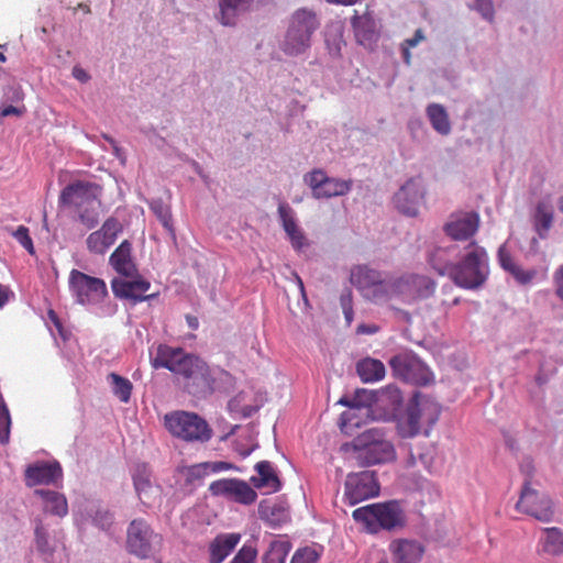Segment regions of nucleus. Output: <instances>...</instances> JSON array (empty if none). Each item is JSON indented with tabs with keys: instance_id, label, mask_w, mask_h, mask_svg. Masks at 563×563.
<instances>
[{
	"instance_id": "obj_15",
	"label": "nucleus",
	"mask_w": 563,
	"mask_h": 563,
	"mask_svg": "<svg viewBox=\"0 0 563 563\" xmlns=\"http://www.w3.org/2000/svg\"><path fill=\"white\" fill-rule=\"evenodd\" d=\"M305 181L311 188L312 196L317 199L344 196L352 188V180L328 177L321 169H314L307 174Z\"/></svg>"
},
{
	"instance_id": "obj_12",
	"label": "nucleus",
	"mask_w": 563,
	"mask_h": 563,
	"mask_svg": "<svg viewBox=\"0 0 563 563\" xmlns=\"http://www.w3.org/2000/svg\"><path fill=\"white\" fill-rule=\"evenodd\" d=\"M517 509L542 522L552 521L554 516L552 500L545 494L533 488L528 481L523 483Z\"/></svg>"
},
{
	"instance_id": "obj_31",
	"label": "nucleus",
	"mask_w": 563,
	"mask_h": 563,
	"mask_svg": "<svg viewBox=\"0 0 563 563\" xmlns=\"http://www.w3.org/2000/svg\"><path fill=\"white\" fill-rule=\"evenodd\" d=\"M356 372L364 383H374L385 377V365L376 358L366 357L357 362Z\"/></svg>"
},
{
	"instance_id": "obj_54",
	"label": "nucleus",
	"mask_w": 563,
	"mask_h": 563,
	"mask_svg": "<svg viewBox=\"0 0 563 563\" xmlns=\"http://www.w3.org/2000/svg\"><path fill=\"white\" fill-rule=\"evenodd\" d=\"M341 305H342V309H343V313L346 319V322H347V324H350L353 320V309H352V305H351V298L342 297Z\"/></svg>"
},
{
	"instance_id": "obj_3",
	"label": "nucleus",
	"mask_w": 563,
	"mask_h": 563,
	"mask_svg": "<svg viewBox=\"0 0 563 563\" xmlns=\"http://www.w3.org/2000/svg\"><path fill=\"white\" fill-rule=\"evenodd\" d=\"M341 450L351 452L358 466H372L393 462L396 450L384 430L367 429L355 437L351 442L344 443Z\"/></svg>"
},
{
	"instance_id": "obj_61",
	"label": "nucleus",
	"mask_w": 563,
	"mask_h": 563,
	"mask_svg": "<svg viewBox=\"0 0 563 563\" xmlns=\"http://www.w3.org/2000/svg\"><path fill=\"white\" fill-rule=\"evenodd\" d=\"M186 321L191 330H197L199 327L198 318L191 314L186 316Z\"/></svg>"
},
{
	"instance_id": "obj_62",
	"label": "nucleus",
	"mask_w": 563,
	"mask_h": 563,
	"mask_svg": "<svg viewBox=\"0 0 563 563\" xmlns=\"http://www.w3.org/2000/svg\"><path fill=\"white\" fill-rule=\"evenodd\" d=\"M410 48L411 47H409L408 45L404 44L402 57H404V60H405L406 64H410V57H411L410 52H409Z\"/></svg>"
},
{
	"instance_id": "obj_7",
	"label": "nucleus",
	"mask_w": 563,
	"mask_h": 563,
	"mask_svg": "<svg viewBox=\"0 0 563 563\" xmlns=\"http://www.w3.org/2000/svg\"><path fill=\"white\" fill-rule=\"evenodd\" d=\"M164 426L168 432L187 442H207L212 437L208 422L196 412L177 410L166 413Z\"/></svg>"
},
{
	"instance_id": "obj_51",
	"label": "nucleus",
	"mask_w": 563,
	"mask_h": 563,
	"mask_svg": "<svg viewBox=\"0 0 563 563\" xmlns=\"http://www.w3.org/2000/svg\"><path fill=\"white\" fill-rule=\"evenodd\" d=\"M476 8L486 20H493L492 0H476Z\"/></svg>"
},
{
	"instance_id": "obj_10",
	"label": "nucleus",
	"mask_w": 563,
	"mask_h": 563,
	"mask_svg": "<svg viewBox=\"0 0 563 563\" xmlns=\"http://www.w3.org/2000/svg\"><path fill=\"white\" fill-rule=\"evenodd\" d=\"M393 374L404 382L426 386L433 380L431 371L413 354L399 353L389 361Z\"/></svg>"
},
{
	"instance_id": "obj_38",
	"label": "nucleus",
	"mask_w": 563,
	"mask_h": 563,
	"mask_svg": "<svg viewBox=\"0 0 563 563\" xmlns=\"http://www.w3.org/2000/svg\"><path fill=\"white\" fill-rule=\"evenodd\" d=\"M391 278L389 279H379L371 289L366 298L375 301V302H386L394 299L393 292H391Z\"/></svg>"
},
{
	"instance_id": "obj_32",
	"label": "nucleus",
	"mask_w": 563,
	"mask_h": 563,
	"mask_svg": "<svg viewBox=\"0 0 563 563\" xmlns=\"http://www.w3.org/2000/svg\"><path fill=\"white\" fill-rule=\"evenodd\" d=\"M379 272L372 269L367 266H356L351 272V282L362 290L363 295L373 289L375 284L380 279Z\"/></svg>"
},
{
	"instance_id": "obj_25",
	"label": "nucleus",
	"mask_w": 563,
	"mask_h": 563,
	"mask_svg": "<svg viewBox=\"0 0 563 563\" xmlns=\"http://www.w3.org/2000/svg\"><path fill=\"white\" fill-rule=\"evenodd\" d=\"M132 245L128 240L121 244L110 255L109 262L113 269L125 277H133L137 273L135 263L132 260Z\"/></svg>"
},
{
	"instance_id": "obj_59",
	"label": "nucleus",
	"mask_w": 563,
	"mask_h": 563,
	"mask_svg": "<svg viewBox=\"0 0 563 563\" xmlns=\"http://www.w3.org/2000/svg\"><path fill=\"white\" fill-rule=\"evenodd\" d=\"M73 75L76 79H78L82 82H85L89 79L88 74L82 68H79V67H74Z\"/></svg>"
},
{
	"instance_id": "obj_24",
	"label": "nucleus",
	"mask_w": 563,
	"mask_h": 563,
	"mask_svg": "<svg viewBox=\"0 0 563 563\" xmlns=\"http://www.w3.org/2000/svg\"><path fill=\"white\" fill-rule=\"evenodd\" d=\"M278 216L282 225L288 235L291 245L296 250H301L307 244V239L300 228L297 225L294 210L288 203L282 202L278 206Z\"/></svg>"
},
{
	"instance_id": "obj_18",
	"label": "nucleus",
	"mask_w": 563,
	"mask_h": 563,
	"mask_svg": "<svg viewBox=\"0 0 563 563\" xmlns=\"http://www.w3.org/2000/svg\"><path fill=\"white\" fill-rule=\"evenodd\" d=\"M121 222L114 218H108L101 228L91 232L87 240V249L90 253L103 255L115 243L118 235L122 232Z\"/></svg>"
},
{
	"instance_id": "obj_33",
	"label": "nucleus",
	"mask_w": 563,
	"mask_h": 563,
	"mask_svg": "<svg viewBox=\"0 0 563 563\" xmlns=\"http://www.w3.org/2000/svg\"><path fill=\"white\" fill-rule=\"evenodd\" d=\"M431 126L441 135L451 132V122L445 108L439 103H430L426 109Z\"/></svg>"
},
{
	"instance_id": "obj_63",
	"label": "nucleus",
	"mask_w": 563,
	"mask_h": 563,
	"mask_svg": "<svg viewBox=\"0 0 563 563\" xmlns=\"http://www.w3.org/2000/svg\"><path fill=\"white\" fill-rule=\"evenodd\" d=\"M330 3L343 4V5H353L357 2V0H327Z\"/></svg>"
},
{
	"instance_id": "obj_44",
	"label": "nucleus",
	"mask_w": 563,
	"mask_h": 563,
	"mask_svg": "<svg viewBox=\"0 0 563 563\" xmlns=\"http://www.w3.org/2000/svg\"><path fill=\"white\" fill-rule=\"evenodd\" d=\"M152 211L155 213L157 219L161 221L163 227L170 233H174L172 223V213L167 206H164L162 201H154L151 205Z\"/></svg>"
},
{
	"instance_id": "obj_41",
	"label": "nucleus",
	"mask_w": 563,
	"mask_h": 563,
	"mask_svg": "<svg viewBox=\"0 0 563 563\" xmlns=\"http://www.w3.org/2000/svg\"><path fill=\"white\" fill-rule=\"evenodd\" d=\"M357 411H361V408H353L341 415L339 427L343 433L351 434L354 428H360L361 417Z\"/></svg>"
},
{
	"instance_id": "obj_21",
	"label": "nucleus",
	"mask_w": 563,
	"mask_h": 563,
	"mask_svg": "<svg viewBox=\"0 0 563 563\" xmlns=\"http://www.w3.org/2000/svg\"><path fill=\"white\" fill-rule=\"evenodd\" d=\"M63 476L59 463L37 462L25 470V484L29 487L36 485L55 484Z\"/></svg>"
},
{
	"instance_id": "obj_42",
	"label": "nucleus",
	"mask_w": 563,
	"mask_h": 563,
	"mask_svg": "<svg viewBox=\"0 0 563 563\" xmlns=\"http://www.w3.org/2000/svg\"><path fill=\"white\" fill-rule=\"evenodd\" d=\"M258 512L262 519L267 520L273 525L286 520V514L284 509L277 505L269 506L264 503H261L258 507Z\"/></svg>"
},
{
	"instance_id": "obj_28",
	"label": "nucleus",
	"mask_w": 563,
	"mask_h": 563,
	"mask_svg": "<svg viewBox=\"0 0 563 563\" xmlns=\"http://www.w3.org/2000/svg\"><path fill=\"white\" fill-rule=\"evenodd\" d=\"M240 541L235 533L220 534L210 543V563H222Z\"/></svg>"
},
{
	"instance_id": "obj_52",
	"label": "nucleus",
	"mask_w": 563,
	"mask_h": 563,
	"mask_svg": "<svg viewBox=\"0 0 563 563\" xmlns=\"http://www.w3.org/2000/svg\"><path fill=\"white\" fill-rule=\"evenodd\" d=\"M556 296L563 300V264L555 271L553 275Z\"/></svg>"
},
{
	"instance_id": "obj_16",
	"label": "nucleus",
	"mask_w": 563,
	"mask_h": 563,
	"mask_svg": "<svg viewBox=\"0 0 563 563\" xmlns=\"http://www.w3.org/2000/svg\"><path fill=\"white\" fill-rule=\"evenodd\" d=\"M479 227L475 211H456L450 214L443 225L444 233L454 241H466L474 236Z\"/></svg>"
},
{
	"instance_id": "obj_27",
	"label": "nucleus",
	"mask_w": 563,
	"mask_h": 563,
	"mask_svg": "<svg viewBox=\"0 0 563 563\" xmlns=\"http://www.w3.org/2000/svg\"><path fill=\"white\" fill-rule=\"evenodd\" d=\"M538 547L539 552L542 554L551 556L563 554V530L558 527L542 529Z\"/></svg>"
},
{
	"instance_id": "obj_23",
	"label": "nucleus",
	"mask_w": 563,
	"mask_h": 563,
	"mask_svg": "<svg viewBox=\"0 0 563 563\" xmlns=\"http://www.w3.org/2000/svg\"><path fill=\"white\" fill-rule=\"evenodd\" d=\"M133 484L143 505L151 507L159 497V488L152 484V472L146 464L136 466L133 473Z\"/></svg>"
},
{
	"instance_id": "obj_35",
	"label": "nucleus",
	"mask_w": 563,
	"mask_h": 563,
	"mask_svg": "<svg viewBox=\"0 0 563 563\" xmlns=\"http://www.w3.org/2000/svg\"><path fill=\"white\" fill-rule=\"evenodd\" d=\"M252 0H219L220 22L223 25H233L238 12L246 10Z\"/></svg>"
},
{
	"instance_id": "obj_29",
	"label": "nucleus",
	"mask_w": 563,
	"mask_h": 563,
	"mask_svg": "<svg viewBox=\"0 0 563 563\" xmlns=\"http://www.w3.org/2000/svg\"><path fill=\"white\" fill-rule=\"evenodd\" d=\"M258 476H252L251 482L256 488H268L269 492H278L282 487L280 481L268 461H261L255 465Z\"/></svg>"
},
{
	"instance_id": "obj_14",
	"label": "nucleus",
	"mask_w": 563,
	"mask_h": 563,
	"mask_svg": "<svg viewBox=\"0 0 563 563\" xmlns=\"http://www.w3.org/2000/svg\"><path fill=\"white\" fill-rule=\"evenodd\" d=\"M209 490L213 496H221L241 505H252L257 498L256 492L246 482L238 478L214 481Z\"/></svg>"
},
{
	"instance_id": "obj_48",
	"label": "nucleus",
	"mask_w": 563,
	"mask_h": 563,
	"mask_svg": "<svg viewBox=\"0 0 563 563\" xmlns=\"http://www.w3.org/2000/svg\"><path fill=\"white\" fill-rule=\"evenodd\" d=\"M319 554L311 548L299 549L292 555L290 563H317Z\"/></svg>"
},
{
	"instance_id": "obj_40",
	"label": "nucleus",
	"mask_w": 563,
	"mask_h": 563,
	"mask_svg": "<svg viewBox=\"0 0 563 563\" xmlns=\"http://www.w3.org/2000/svg\"><path fill=\"white\" fill-rule=\"evenodd\" d=\"M352 26L355 33V36L358 38L360 42L363 40H371L372 35L374 34L373 30V22L367 16H360L355 14L352 18Z\"/></svg>"
},
{
	"instance_id": "obj_20",
	"label": "nucleus",
	"mask_w": 563,
	"mask_h": 563,
	"mask_svg": "<svg viewBox=\"0 0 563 563\" xmlns=\"http://www.w3.org/2000/svg\"><path fill=\"white\" fill-rule=\"evenodd\" d=\"M393 563H419L424 554V547L417 540L399 538L388 545Z\"/></svg>"
},
{
	"instance_id": "obj_56",
	"label": "nucleus",
	"mask_w": 563,
	"mask_h": 563,
	"mask_svg": "<svg viewBox=\"0 0 563 563\" xmlns=\"http://www.w3.org/2000/svg\"><path fill=\"white\" fill-rule=\"evenodd\" d=\"M423 40H424L423 32H422L421 29H418L415 32V35L411 38H407L405 41V45H408L409 47H415L416 45H418Z\"/></svg>"
},
{
	"instance_id": "obj_57",
	"label": "nucleus",
	"mask_w": 563,
	"mask_h": 563,
	"mask_svg": "<svg viewBox=\"0 0 563 563\" xmlns=\"http://www.w3.org/2000/svg\"><path fill=\"white\" fill-rule=\"evenodd\" d=\"M11 295L12 292L9 289V287L0 284V309L3 308L9 302Z\"/></svg>"
},
{
	"instance_id": "obj_60",
	"label": "nucleus",
	"mask_w": 563,
	"mask_h": 563,
	"mask_svg": "<svg viewBox=\"0 0 563 563\" xmlns=\"http://www.w3.org/2000/svg\"><path fill=\"white\" fill-rule=\"evenodd\" d=\"M377 331V328L374 325H367V324H360L357 327V333H366V334H373Z\"/></svg>"
},
{
	"instance_id": "obj_53",
	"label": "nucleus",
	"mask_w": 563,
	"mask_h": 563,
	"mask_svg": "<svg viewBox=\"0 0 563 563\" xmlns=\"http://www.w3.org/2000/svg\"><path fill=\"white\" fill-rule=\"evenodd\" d=\"M24 112H25L24 107L19 108L15 106H7V107H3L0 109V117H2V118L9 117V115L21 117V115H23Z\"/></svg>"
},
{
	"instance_id": "obj_9",
	"label": "nucleus",
	"mask_w": 563,
	"mask_h": 563,
	"mask_svg": "<svg viewBox=\"0 0 563 563\" xmlns=\"http://www.w3.org/2000/svg\"><path fill=\"white\" fill-rule=\"evenodd\" d=\"M68 287L76 302L82 306L98 305L108 296V288L103 279L75 268L69 273Z\"/></svg>"
},
{
	"instance_id": "obj_43",
	"label": "nucleus",
	"mask_w": 563,
	"mask_h": 563,
	"mask_svg": "<svg viewBox=\"0 0 563 563\" xmlns=\"http://www.w3.org/2000/svg\"><path fill=\"white\" fill-rule=\"evenodd\" d=\"M287 552L285 542L274 541L269 551L264 555L263 563H285Z\"/></svg>"
},
{
	"instance_id": "obj_1",
	"label": "nucleus",
	"mask_w": 563,
	"mask_h": 563,
	"mask_svg": "<svg viewBox=\"0 0 563 563\" xmlns=\"http://www.w3.org/2000/svg\"><path fill=\"white\" fill-rule=\"evenodd\" d=\"M154 368H166L181 383L183 388L195 397H207L216 389V378L209 365L199 356L186 353L181 347L161 344L152 361Z\"/></svg>"
},
{
	"instance_id": "obj_39",
	"label": "nucleus",
	"mask_w": 563,
	"mask_h": 563,
	"mask_svg": "<svg viewBox=\"0 0 563 563\" xmlns=\"http://www.w3.org/2000/svg\"><path fill=\"white\" fill-rule=\"evenodd\" d=\"M11 426L12 419L9 407L0 393V444L5 445L10 442Z\"/></svg>"
},
{
	"instance_id": "obj_17",
	"label": "nucleus",
	"mask_w": 563,
	"mask_h": 563,
	"mask_svg": "<svg viewBox=\"0 0 563 563\" xmlns=\"http://www.w3.org/2000/svg\"><path fill=\"white\" fill-rule=\"evenodd\" d=\"M424 190L419 178L408 179L394 196L397 210L407 217H417Z\"/></svg>"
},
{
	"instance_id": "obj_11",
	"label": "nucleus",
	"mask_w": 563,
	"mask_h": 563,
	"mask_svg": "<svg viewBox=\"0 0 563 563\" xmlns=\"http://www.w3.org/2000/svg\"><path fill=\"white\" fill-rule=\"evenodd\" d=\"M161 540L159 534L155 533L150 523L143 519H133L126 529V550L129 553L146 559L153 551V543Z\"/></svg>"
},
{
	"instance_id": "obj_34",
	"label": "nucleus",
	"mask_w": 563,
	"mask_h": 563,
	"mask_svg": "<svg viewBox=\"0 0 563 563\" xmlns=\"http://www.w3.org/2000/svg\"><path fill=\"white\" fill-rule=\"evenodd\" d=\"M455 247H435L429 254V263L439 275H451L453 266L451 264L452 254Z\"/></svg>"
},
{
	"instance_id": "obj_36",
	"label": "nucleus",
	"mask_w": 563,
	"mask_h": 563,
	"mask_svg": "<svg viewBox=\"0 0 563 563\" xmlns=\"http://www.w3.org/2000/svg\"><path fill=\"white\" fill-rule=\"evenodd\" d=\"M553 223V212L544 202H539L536 208L533 224L540 238H545Z\"/></svg>"
},
{
	"instance_id": "obj_19",
	"label": "nucleus",
	"mask_w": 563,
	"mask_h": 563,
	"mask_svg": "<svg viewBox=\"0 0 563 563\" xmlns=\"http://www.w3.org/2000/svg\"><path fill=\"white\" fill-rule=\"evenodd\" d=\"M131 278V280L114 278L111 282V288L115 297L129 299L133 303L157 297V294L145 295V292L151 288V283L147 279L137 273Z\"/></svg>"
},
{
	"instance_id": "obj_8",
	"label": "nucleus",
	"mask_w": 563,
	"mask_h": 563,
	"mask_svg": "<svg viewBox=\"0 0 563 563\" xmlns=\"http://www.w3.org/2000/svg\"><path fill=\"white\" fill-rule=\"evenodd\" d=\"M487 275L486 252L479 246L472 245L462 262L453 266L450 277L457 286L473 289L481 286Z\"/></svg>"
},
{
	"instance_id": "obj_50",
	"label": "nucleus",
	"mask_w": 563,
	"mask_h": 563,
	"mask_svg": "<svg viewBox=\"0 0 563 563\" xmlns=\"http://www.w3.org/2000/svg\"><path fill=\"white\" fill-rule=\"evenodd\" d=\"M93 522L103 530L109 529L113 523V515L109 510H97Z\"/></svg>"
},
{
	"instance_id": "obj_55",
	"label": "nucleus",
	"mask_w": 563,
	"mask_h": 563,
	"mask_svg": "<svg viewBox=\"0 0 563 563\" xmlns=\"http://www.w3.org/2000/svg\"><path fill=\"white\" fill-rule=\"evenodd\" d=\"M520 471L522 474H525L526 478H525V483L528 481L529 483L530 482V478L533 474V471H534V466L532 464V461L530 459H526L521 465H520Z\"/></svg>"
},
{
	"instance_id": "obj_47",
	"label": "nucleus",
	"mask_w": 563,
	"mask_h": 563,
	"mask_svg": "<svg viewBox=\"0 0 563 563\" xmlns=\"http://www.w3.org/2000/svg\"><path fill=\"white\" fill-rule=\"evenodd\" d=\"M12 235L30 254L35 253L33 241L26 227L19 225L18 229L13 231Z\"/></svg>"
},
{
	"instance_id": "obj_58",
	"label": "nucleus",
	"mask_w": 563,
	"mask_h": 563,
	"mask_svg": "<svg viewBox=\"0 0 563 563\" xmlns=\"http://www.w3.org/2000/svg\"><path fill=\"white\" fill-rule=\"evenodd\" d=\"M418 461L421 462L424 466L428 465V460L424 454L419 453L418 456H416L413 452H410V456L407 461L408 466H415Z\"/></svg>"
},
{
	"instance_id": "obj_26",
	"label": "nucleus",
	"mask_w": 563,
	"mask_h": 563,
	"mask_svg": "<svg viewBox=\"0 0 563 563\" xmlns=\"http://www.w3.org/2000/svg\"><path fill=\"white\" fill-rule=\"evenodd\" d=\"M498 260L500 266L509 273L515 280L520 285H528L537 277L538 272L536 269H523L519 266L514 258L508 254L505 246H500L498 250Z\"/></svg>"
},
{
	"instance_id": "obj_37",
	"label": "nucleus",
	"mask_w": 563,
	"mask_h": 563,
	"mask_svg": "<svg viewBox=\"0 0 563 563\" xmlns=\"http://www.w3.org/2000/svg\"><path fill=\"white\" fill-rule=\"evenodd\" d=\"M108 382L112 386L113 394L122 401L129 402L133 389L132 383L117 373L108 375Z\"/></svg>"
},
{
	"instance_id": "obj_4",
	"label": "nucleus",
	"mask_w": 563,
	"mask_h": 563,
	"mask_svg": "<svg viewBox=\"0 0 563 563\" xmlns=\"http://www.w3.org/2000/svg\"><path fill=\"white\" fill-rule=\"evenodd\" d=\"M102 187L96 183L76 180L60 192L59 202L76 209L80 222L88 229L99 223Z\"/></svg>"
},
{
	"instance_id": "obj_13",
	"label": "nucleus",
	"mask_w": 563,
	"mask_h": 563,
	"mask_svg": "<svg viewBox=\"0 0 563 563\" xmlns=\"http://www.w3.org/2000/svg\"><path fill=\"white\" fill-rule=\"evenodd\" d=\"M379 489L375 472L350 473L344 484V498L349 505L354 506L365 499L378 496Z\"/></svg>"
},
{
	"instance_id": "obj_46",
	"label": "nucleus",
	"mask_w": 563,
	"mask_h": 563,
	"mask_svg": "<svg viewBox=\"0 0 563 563\" xmlns=\"http://www.w3.org/2000/svg\"><path fill=\"white\" fill-rule=\"evenodd\" d=\"M35 543L42 554L52 555L53 549L49 547L47 532L41 523L35 528Z\"/></svg>"
},
{
	"instance_id": "obj_45",
	"label": "nucleus",
	"mask_w": 563,
	"mask_h": 563,
	"mask_svg": "<svg viewBox=\"0 0 563 563\" xmlns=\"http://www.w3.org/2000/svg\"><path fill=\"white\" fill-rule=\"evenodd\" d=\"M233 466L228 462H205L200 463L198 465L194 466V470H196L199 474H210V473H218L221 471H228L231 470Z\"/></svg>"
},
{
	"instance_id": "obj_30",
	"label": "nucleus",
	"mask_w": 563,
	"mask_h": 563,
	"mask_svg": "<svg viewBox=\"0 0 563 563\" xmlns=\"http://www.w3.org/2000/svg\"><path fill=\"white\" fill-rule=\"evenodd\" d=\"M34 494L43 499L44 511L58 517L67 515L68 504L63 494L48 489H35Z\"/></svg>"
},
{
	"instance_id": "obj_5",
	"label": "nucleus",
	"mask_w": 563,
	"mask_h": 563,
	"mask_svg": "<svg viewBox=\"0 0 563 563\" xmlns=\"http://www.w3.org/2000/svg\"><path fill=\"white\" fill-rule=\"evenodd\" d=\"M355 522L363 526L368 533H378L382 530L394 531L406 526V514L398 501L369 504L356 508L352 512Z\"/></svg>"
},
{
	"instance_id": "obj_2",
	"label": "nucleus",
	"mask_w": 563,
	"mask_h": 563,
	"mask_svg": "<svg viewBox=\"0 0 563 563\" xmlns=\"http://www.w3.org/2000/svg\"><path fill=\"white\" fill-rule=\"evenodd\" d=\"M440 405L431 397L416 393L405 410L396 418L397 433L401 438H415L419 434L429 437L439 420Z\"/></svg>"
},
{
	"instance_id": "obj_64",
	"label": "nucleus",
	"mask_w": 563,
	"mask_h": 563,
	"mask_svg": "<svg viewBox=\"0 0 563 563\" xmlns=\"http://www.w3.org/2000/svg\"><path fill=\"white\" fill-rule=\"evenodd\" d=\"M48 316H49V319L55 323L56 327H60L58 317L56 316V313L53 310L48 311Z\"/></svg>"
},
{
	"instance_id": "obj_22",
	"label": "nucleus",
	"mask_w": 563,
	"mask_h": 563,
	"mask_svg": "<svg viewBox=\"0 0 563 563\" xmlns=\"http://www.w3.org/2000/svg\"><path fill=\"white\" fill-rule=\"evenodd\" d=\"M427 283V278L418 275H405L391 278L390 287L394 299L410 303L422 296L420 288Z\"/></svg>"
},
{
	"instance_id": "obj_49",
	"label": "nucleus",
	"mask_w": 563,
	"mask_h": 563,
	"mask_svg": "<svg viewBox=\"0 0 563 563\" xmlns=\"http://www.w3.org/2000/svg\"><path fill=\"white\" fill-rule=\"evenodd\" d=\"M257 552L252 545H243L230 563H253Z\"/></svg>"
},
{
	"instance_id": "obj_6",
	"label": "nucleus",
	"mask_w": 563,
	"mask_h": 563,
	"mask_svg": "<svg viewBox=\"0 0 563 563\" xmlns=\"http://www.w3.org/2000/svg\"><path fill=\"white\" fill-rule=\"evenodd\" d=\"M320 22L314 11L300 8L288 20L287 30L282 43L285 54L297 56L311 46L312 34L319 29Z\"/></svg>"
}]
</instances>
